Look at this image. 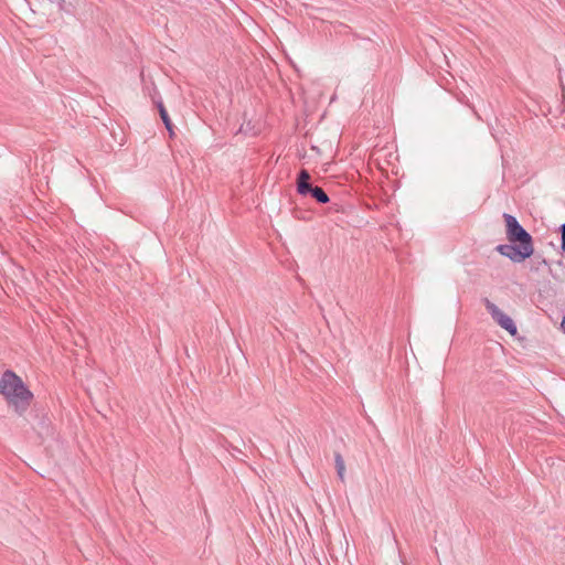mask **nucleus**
I'll return each mask as SVG.
<instances>
[{
    "mask_svg": "<svg viewBox=\"0 0 565 565\" xmlns=\"http://www.w3.org/2000/svg\"><path fill=\"white\" fill-rule=\"evenodd\" d=\"M484 306L488 312L491 315L492 319L504 330H507L511 335H515L518 332V328L514 321L505 315L502 310L499 309L497 305H494L489 299H484Z\"/></svg>",
    "mask_w": 565,
    "mask_h": 565,
    "instance_id": "nucleus-5",
    "label": "nucleus"
},
{
    "mask_svg": "<svg viewBox=\"0 0 565 565\" xmlns=\"http://www.w3.org/2000/svg\"><path fill=\"white\" fill-rule=\"evenodd\" d=\"M561 328H562V330L565 332V316H564V317H563V319H562Z\"/></svg>",
    "mask_w": 565,
    "mask_h": 565,
    "instance_id": "nucleus-9",
    "label": "nucleus"
},
{
    "mask_svg": "<svg viewBox=\"0 0 565 565\" xmlns=\"http://www.w3.org/2000/svg\"><path fill=\"white\" fill-rule=\"evenodd\" d=\"M507 238L510 243L533 246L532 236L521 226L515 216L504 213Z\"/></svg>",
    "mask_w": 565,
    "mask_h": 565,
    "instance_id": "nucleus-2",
    "label": "nucleus"
},
{
    "mask_svg": "<svg viewBox=\"0 0 565 565\" xmlns=\"http://www.w3.org/2000/svg\"><path fill=\"white\" fill-rule=\"evenodd\" d=\"M334 463H335L337 475H338L339 479L342 482H344V480H345V463H344V460H343L341 454L337 452L334 455Z\"/></svg>",
    "mask_w": 565,
    "mask_h": 565,
    "instance_id": "nucleus-6",
    "label": "nucleus"
},
{
    "mask_svg": "<svg viewBox=\"0 0 565 565\" xmlns=\"http://www.w3.org/2000/svg\"><path fill=\"white\" fill-rule=\"evenodd\" d=\"M561 234H562L561 248L563 252H565V223L561 226Z\"/></svg>",
    "mask_w": 565,
    "mask_h": 565,
    "instance_id": "nucleus-8",
    "label": "nucleus"
},
{
    "mask_svg": "<svg viewBox=\"0 0 565 565\" xmlns=\"http://www.w3.org/2000/svg\"><path fill=\"white\" fill-rule=\"evenodd\" d=\"M497 250L502 255L508 257L514 263H522L526 258H529L533 252V246L529 245H514V243L511 244H501L497 246Z\"/></svg>",
    "mask_w": 565,
    "mask_h": 565,
    "instance_id": "nucleus-4",
    "label": "nucleus"
},
{
    "mask_svg": "<svg viewBox=\"0 0 565 565\" xmlns=\"http://www.w3.org/2000/svg\"><path fill=\"white\" fill-rule=\"evenodd\" d=\"M0 394L6 396L15 412L22 414L29 406L32 393L12 371H6L0 379Z\"/></svg>",
    "mask_w": 565,
    "mask_h": 565,
    "instance_id": "nucleus-1",
    "label": "nucleus"
},
{
    "mask_svg": "<svg viewBox=\"0 0 565 565\" xmlns=\"http://www.w3.org/2000/svg\"><path fill=\"white\" fill-rule=\"evenodd\" d=\"M157 106H158V109L160 113V117H161L167 130L170 132V136H172L173 135L172 124H171V120L169 118V115H168L162 102H158Z\"/></svg>",
    "mask_w": 565,
    "mask_h": 565,
    "instance_id": "nucleus-7",
    "label": "nucleus"
},
{
    "mask_svg": "<svg viewBox=\"0 0 565 565\" xmlns=\"http://www.w3.org/2000/svg\"><path fill=\"white\" fill-rule=\"evenodd\" d=\"M310 174L307 170L302 169L299 172L298 179H297V191L301 195H308L310 194L312 198H315L319 203H328L329 196L320 186H313L309 182Z\"/></svg>",
    "mask_w": 565,
    "mask_h": 565,
    "instance_id": "nucleus-3",
    "label": "nucleus"
}]
</instances>
